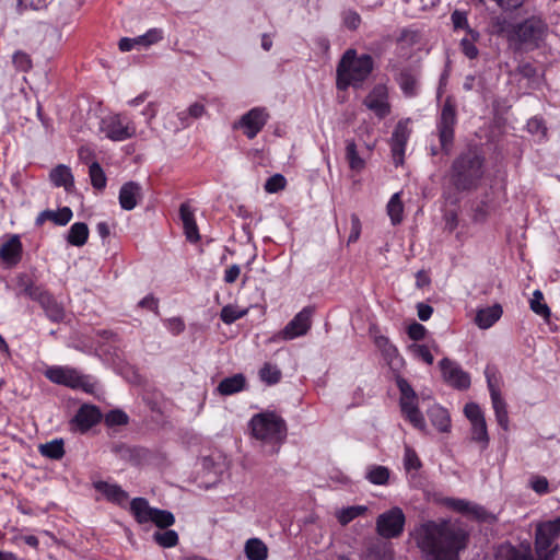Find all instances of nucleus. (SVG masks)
Returning <instances> with one entry per match:
<instances>
[{
    "instance_id": "obj_11",
    "label": "nucleus",
    "mask_w": 560,
    "mask_h": 560,
    "mask_svg": "<svg viewBox=\"0 0 560 560\" xmlns=\"http://www.w3.org/2000/svg\"><path fill=\"white\" fill-rule=\"evenodd\" d=\"M457 122L456 106L451 97H447L441 109L436 129L442 150L448 154L454 140V128Z\"/></svg>"
},
{
    "instance_id": "obj_48",
    "label": "nucleus",
    "mask_w": 560,
    "mask_h": 560,
    "mask_svg": "<svg viewBox=\"0 0 560 560\" xmlns=\"http://www.w3.org/2000/svg\"><path fill=\"white\" fill-rule=\"evenodd\" d=\"M464 413L470 424L486 421L485 413L480 406L476 402H468L464 407Z\"/></svg>"
},
{
    "instance_id": "obj_10",
    "label": "nucleus",
    "mask_w": 560,
    "mask_h": 560,
    "mask_svg": "<svg viewBox=\"0 0 560 560\" xmlns=\"http://www.w3.org/2000/svg\"><path fill=\"white\" fill-rule=\"evenodd\" d=\"M130 511L139 524L153 523L160 528H167L175 523L170 511L152 508L143 498H135L130 503Z\"/></svg>"
},
{
    "instance_id": "obj_42",
    "label": "nucleus",
    "mask_w": 560,
    "mask_h": 560,
    "mask_svg": "<svg viewBox=\"0 0 560 560\" xmlns=\"http://www.w3.org/2000/svg\"><path fill=\"white\" fill-rule=\"evenodd\" d=\"M485 377L491 395L500 394L501 377L495 365L488 364L485 369Z\"/></svg>"
},
{
    "instance_id": "obj_31",
    "label": "nucleus",
    "mask_w": 560,
    "mask_h": 560,
    "mask_svg": "<svg viewBox=\"0 0 560 560\" xmlns=\"http://www.w3.org/2000/svg\"><path fill=\"white\" fill-rule=\"evenodd\" d=\"M397 82L406 96H413L418 91V79L417 74L412 70H402Z\"/></svg>"
},
{
    "instance_id": "obj_36",
    "label": "nucleus",
    "mask_w": 560,
    "mask_h": 560,
    "mask_svg": "<svg viewBox=\"0 0 560 560\" xmlns=\"http://www.w3.org/2000/svg\"><path fill=\"white\" fill-rule=\"evenodd\" d=\"M368 508L365 505H352L343 508L336 512V517L338 522L345 526L349 524L354 518L365 514Z\"/></svg>"
},
{
    "instance_id": "obj_35",
    "label": "nucleus",
    "mask_w": 560,
    "mask_h": 560,
    "mask_svg": "<svg viewBox=\"0 0 560 560\" xmlns=\"http://www.w3.org/2000/svg\"><path fill=\"white\" fill-rule=\"evenodd\" d=\"M365 478L373 485L384 486L389 479V469L382 465H371L366 468Z\"/></svg>"
},
{
    "instance_id": "obj_52",
    "label": "nucleus",
    "mask_w": 560,
    "mask_h": 560,
    "mask_svg": "<svg viewBox=\"0 0 560 560\" xmlns=\"http://www.w3.org/2000/svg\"><path fill=\"white\" fill-rule=\"evenodd\" d=\"M287 184V179L281 174H275L271 177H269L265 184V190L270 194L278 192L282 189H284Z\"/></svg>"
},
{
    "instance_id": "obj_28",
    "label": "nucleus",
    "mask_w": 560,
    "mask_h": 560,
    "mask_svg": "<svg viewBox=\"0 0 560 560\" xmlns=\"http://www.w3.org/2000/svg\"><path fill=\"white\" fill-rule=\"evenodd\" d=\"M246 387V378L242 373L234 374L233 376L223 378L217 390L222 396H231L242 392Z\"/></svg>"
},
{
    "instance_id": "obj_17",
    "label": "nucleus",
    "mask_w": 560,
    "mask_h": 560,
    "mask_svg": "<svg viewBox=\"0 0 560 560\" xmlns=\"http://www.w3.org/2000/svg\"><path fill=\"white\" fill-rule=\"evenodd\" d=\"M388 88L386 84H376L365 96L363 104L373 112L380 119L385 118L390 113L388 101Z\"/></svg>"
},
{
    "instance_id": "obj_18",
    "label": "nucleus",
    "mask_w": 560,
    "mask_h": 560,
    "mask_svg": "<svg viewBox=\"0 0 560 560\" xmlns=\"http://www.w3.org/2000/svg\"><path fill=\"white\" fill-rule=\"evenodd\" d=\"M102 419L101 411L91 405H83L71 421L74 430L84 433L97 424Z\"/></svg>"
},
{
    "instance_id": "obj_6",
    "label": "nucleus",
    "mask_w": 560,
    "mask_h": 560,
    "mask_svg": "<svg viewBox=\"0 0 560 560\" xmlns=\"http://www.w3.org/2000/svg\"><path fill=\"white\" fill-rule=\"evenodd\" d=\"M396 386L399 390V409L401 416L415 429L425 432L427 422L419 408V396L411 384L401 375L395 377Z\"/></svg>"
},
{
    "instance_id": "obj_26",
    "label": "nucleus",
    "mask_w": 560,
    "mask_h": 560,
    "mask_svg": "<svg viewBox=\"0 0 560 560\" xmlns=\"http://www.w3.org/2000/svg\"><path fill=\"white\" fill-rule=\"evenodd\" d=\"M49 179L55 187H63L70 191L74 187V177L71 168L65 164H59L49 173Z\"/></svg>"
},
{
    "instance_id": "obj_43",
    "label": "nucleus",
    "mask_w": 560,
    "mask_h": 560,
    "mask_svg": "<svg viewBox=\"0 0 560 560\" xmlns=\"http://www.w3.org/2000/svg\"><path fill=\"white\" fill-rule=\"evenodd\" d=\"M248 313L247 308H240L234 305H225L220 313V318L224 324H233L240 318H243Z\"/></svg>"
},
{
    "instance_id": "obj_40",
    "label": "nucleus",
    "mask_w": 560,
    "mask_h": 560,
    "mask_svg": "<svg viewBox=\"0 0 560 560\" xmlns=\"http://www.w3.org/2000/svg\"><path fill=\"white\" fill-rule=\"evenodd\" d=\"M43 456L50 459H60L65 455L63 441L56 439L39 446Z\"/></svg>"
},
{
    "instance_id": "obj_37",
    "label": "nucleus",
    "mask_w": 560,
    "mask_h": 560,
    "mask_svg": "<svg viewBox=\"0 0 560 560\" xmlns=\"http://www.w3.org/2000/svg\"><path fill=\"white\" fill-rule=\"evenodd\" d=\"M530 310L541 316L544 319H549L551 315V311L549 306L545 303L544 294L540 290H535L533 292V296L529 301Z\"/></svg>"
},
{
    "instance_id": "obj_33",
    "label": "nucleus",
    "mask_w": 560,
    "mask_h": 560,
    "mask_svg": "<svg viewBox=\"0 0 560 560\" xmlns=\"http://www.w3.org/2000/svg\"><path fill=\"white\" fill-rule=\"evenodd\" d=\"M89 237V228L83 222H75L71 225L68 235L67 241L70 245L73 246H83Z\"/></svg>"
},
{
    "instance_id": "obj_34",
    "label": "nucleus",
    "mask_w": 560,
    "mask_h": 560,
    "mask_svg": "<svg viewBox=\"0 0 560 560\" xmlns=\"http://www.w3.org/2000/svg\"><path fill=\"white\" fill-rule=\"evenodd\" d=\"M346 159L351 171L361 173L365 167V161L359 155L357 144L353 140H348L346 144Z\"/></svg>"
},
{
    "instance_id": "obj_49",
    "label": "nucleus",
    "mask_w": 560,
    "mask_h": 560,
    "mask_svg": "<svg viewBox=\"0 0 560 560\" xmlns=\"http://www.w3.org/2000/svg\"><path fill=\"white\" fill-rule=\"evenodd\" d=\"M368 558L369 560H393V550L386 544L375 546L370 549Z\"/></svg>"
},
{
    "instance_id": "obj_38",
    "label": "nucleus",
    "mask_w": 560,
    "mask_h": 560,
    "mask_svg": "<svg viewBox=\"0 0 560 560\" xmlns=\"http://www.w3.org/2000/svg\"><path fill=\"white\" fill-rule=\"evenodd\" d=\"M18 284L21 291L32 300H43V293L38 287H35L34 282L26 273L18 276Z\"/></svg>"
},
{
    "instance_id": "obj_47",
    "label": "nucleus",
    "mask_w": 560,
    "mask_h": 560,
    "mask_svg": "<svg viewBox=\"0 0 560 560\" xmlns=\"http://www.w3.org/2000/svg\"><path fill=\"white\" fill-rule=\"evenodd\" d=\"M451 20L455 30H466L470 35H474V38L479 37V34L469 27L466 12L455 10L451 15Z\"/></svg>"
},
{
    "instance_id": "obj_22",
    "label": "nucleus",
    "mask_w": 560,
    "mask_h": 560,
    "mask_svg": "<svg viewBox=\"0 0 560 560\" xmlns=\"http://www.w3.org/2000/svg\"><path fill=\"white\" fill-rule=\"evenodd\" d=\"M179 217L187 241L190 243H197L200 240V234L196 223L194 209L186 202L182 203L179 207Z\"/></svg>"
},
{
    "instance_id": "obj_14",
    "label": "nucleus",
    "mask_w": 560,
    "mask_h": 560,
    "mask_svg": "<svg viewBox=\"0 0 560 560\" xmlns=\"http://www.w3.org/2000/svg\"><path fill=\"white\" fill-rule=\"evenodd\" d=\"M410 119H401L397 122L390 137V151L395 166H400L405 161L406 147L409 141L411 129Z\"/></svg>"
},
{
    "instance_id": "obj_25",
    "label": "nucleus",
    "mask_w": 560,
    "mask_h": 560,
    "mask_svg": "<svg viewBox=\"0 0 560 560\" xmlns=\"http://www.w3.org/2000/svg\"><path fill=\"white\" fill-rule=\"evenodd\" d=\"M427 413L430 422L439 432L448 433L451 431V417L447 409L434 404L428 409Z\"/></svg>"
},
{
    "instance_id": "obj_19",
    "label": "nucleus",
    "mask_w": 560,
    "mask_h": 560,
    "mask_svg": "<svg viewBox=\"0 0 560 560\" xmlns=\"http://www.w3.org/2000/svg\"><path fill=\"white\" fill-rule=\"evenodd\" d=\"M444 504L455 512L470 515L478 521H485L488 517V512L483 506L465 499L446 498Z\"/></svg>"
},
{
    "instance_id": "obj_46",
    "label": "nucleus",
    "mask_w": 560,
    "mask_h": 560,
    "mask_svg": "<svg viewBox=\"0 0 560 560\" xmlns=\"http://www.w3.org/2000/svg\"><path fill=\"white\" fill-rule=\"evenodd\" d=\"M260 380L268 385L277 384L281 378V371L272 364L266 363L259 371Z\"/></svg>"
},
{
    "instance_id": "obj_63",
    "label": "nucleus",
    "mask_w": 560,
    "mask_h": 560,
    "mask_svg": "<svg viewBox=\"0 0 560 560\" xmlns=\"http://www.w3.org/2000/svg\"><path fill=\"white\" fill-rule=\"evenodd\" d=\"M139 306L142 307V308H148L150 311H154L155 313L159 312V302L158 300L149 294L147 296H144L140 302H139Z\"/></svg>"
},
{
    "instance_id": "obj_39",
    "label": "nucleus",
    "mask_w": 560,
    "mask_h": 560,
    "mask_svg": "<svg viewBox=\"0 0 560 560\" xmlns=\"http://www.w3.org/2000/svg\"><path fill=\"white\" fill-rule=\"evenodd\" d=\"M470 439L471 441L479 444L481 451L486 450L489 445V434L487 429V422L482 421L479 423L470 424Z\"/></svg>"
},
{
    "instance_id": "obj_5",
    "label": "nucleus",
    "mask_w": 560,
    "mask_h": 560,
    "mask_svg": "<svg viewBox=\"0 0 560 560\" xmlns=\"http://www.w3.org/2000/svg\"><path fill=\"white\" fill-rule=\"evenodd\" d=\"M483 160L472 152L458 156L452 166V182L459 190H468L477 186L482 177Z\"/></svg>"
},
{
    "instance_id": "obj_54",
    "label": "nucleus",
    "mask_w": 560,
    "mask_h": 560,
    "mask_svg": "<svg viewBox=\"0 0 560 560\" xmlns=\"http://www.w3.org/2000/svg\"><path fill=\"white\" fill-rule=\"evenodd\" d=\"M529 487L533 489L537 494H547L549 492V481L544 476H533L529 479Z\"/></svg>"
},
{
    "instance_id": "obj_45",
    "label": "nucleus",
    "mask_w": 560,
    "mask_h": 560,
    "mask_svg": "<svg viewBox=\"0 0 560 560\" xmlns=\"http://www.w3.org/2000/svg\"><path fill=\"white\" fill-rule=\"evenodd\" d=\"M153 538L163 548H172L178 544V534L173 529L155 532Z\"/></svg>"
},
{
    "instance_id": "obj_61",
    "label": "nucleus",
    "mask_w": 560,
    "mask_h": 560,
    "mask_svg": "<svg viewBox=\"0 0 560 560\" xmlns=\"http://www.w3.org/2000/svg\"><path fill=\"white\" fill-rule=\"evenodd\" d=\"M361 235V221L357 214L351 215V230L348 237V243H355Z\"/></svg>"
},
{
    "instance_id": "obj_1",
    "label": "nucleus",
    "mask_w": 560,
    "mask_h": 560,
    "mask_svg": "<svg viewBox=\"0 0 560 560\" xmlns=\"http://www.w3.org/2000/svg\"><path fill=\"white\" fill-rule=\"evenodd\" d=\"M413 538L430 560H459L467 542L466 532L448 522H425L415 529Z\"/></svg>"
},
{
    "instance_id": "obj_12",
    "label": "nucleus",
    "mask_w": 560,
    "mask_h": 560,
    "mask_svg": "<svg viewBox=\"0 0 560 560\" xmlns=\"http://www.w3.org/2000/svg\"><path fill=\"white\" fill-rule=\"evenodd\" d=\"M406 516L402 510L394 506L378 515L376 520V532L384 538H396L404 532Z\"/></svg>"
},
{
    "instance_id": "obj_24",
    "label": "nucleus",
    "mask_w": 560,
    "mask_h": 560,
    "mask_svg": "<svg viewBox=\"0 0 560 560\" xmlns=\"http://www.w3.org/2000/svg\"><path fill=\"white\" fill-rule=\"evenodd\" d=\"M94 488L102 493L108 501L124 505L129 495L128 493L121 489L120 486L116 483H108L106 481H97L94 483Z\"/></svg>"
},
{
    "instance_id": "obj_55",
    "label": "nucleus",
    "mask_w": 560,
    "mask_h": 560,
    "mask_svg": "<svg viewBox=\"0 0 560 560\" xmlns=\"http://www.w3.org/2000/svg\"><path fill=\"white\" fill-rule=\"evenodd\" d=\"M478 37L474 38V35H471V38L465 37L460 40L462 51L469 59H475L479 54L478 48L475 45V40Z\"/></svg>"
},
{
    "instance_id": "obj_29",
    "label": "nucleus",
    "mask_w": 560,
    "mask_h": 560,
    "mask_svg": "<svg viewBox=\"0 0 560 560\" xmlns=\"http://www.w3.org/2000/svg\"><path fill=\"white\" fill-rule=\"evenodd\" d=\"M491 404L494 410L495 419L498 424L504 430L508 431L510 427L508 406L502 397V394L491 395Z\"/></svg>"
},
{
    "instance_id": "obj_32",
    "label": "nucleus",
    "mask_w": 560,
    "mask_h": 560,
    "mask_svg": "<svg viewBox=\"0 0 560 560\" xmlns=\"http://www.w3.org/2000/svg\"><path fill=\"white\" fill-rule=\"evenodd\" d=\"M387 214L393 225L401 223L404 219V203L401 201V192H395L386 206Z\"/></svg>"
},
{
    "instance_id": "obj_59",
    "label": "nucleus",
    "mask_w": 560,
    "mask_h": 560,
    "mask_svg": "<svg viewBox=\"0 0 560 560\" xmlns=\"http://www.w3.org/2000/svg\"><path fill=\"white\" fill-rule=\"evenodd\" d=\"M407 334L410 339L417 342L425 338L427 328L422 324L415 322L408 326Z\"/></svg>"
},
{
    "instance_id": "obj_41",
    "label": "nucleus",
    "mask_w": 560,
    "mask_h": 560,
    "mask_svg": "<svg viewBox=\"0 0 560 560\" xmlns=\"http://www.w3.org/2000/svg\"><path fill=\"white\" fill-rule=\"evenodd\" d=\"M89 176L93 188L103 190L106 187L107 178L98 162L94 161L89 165Z\"/></svg>"
},
{
    "instance_id": "obj_62",
    "label": "nucleus",
    "mask_w": 560,
    "mask_h": 560,
    "mask_svg": "<svg viewBox=\"0 0 560 560\" xmlns=\"http://www.w3.org/2000/svg\"><path fill=\"white\" fill-rule=\"evenodd\" d=\"M240 275H241V267L238 265L234 264V265L230 266L224 271L223 280H224V282L231 284V283H234L237 280Z\"/></svg>"
},
{
    "instance_id": "obj_60",
    "label": "nucleus",
    "mask_w": 560,
    "mask_h": 560,
    "mask_svg": "<svg viewBox=\"0 0 560 560\" xmlns=\"http://www.w3.org/2000/svg\"><path fill=\"white\" fill-rule=\"evenodd\" d=\"M342 19H343V24L349 30H357L361 24L360 15L355 11H352V10L346 11L343 13Z\"/></svg>"
},
{
    "instance_id": "obj_15",
    "label": "nucleus",
    "mask_w": 560,
    "mask_h": 560,
    "mask_svg": "<svg viewBox=\"0 0 560 560\" xmlns=\"http://www.w3.org/2000/svg\"><path fill=\"white\" fill-rule=\"evenodd\" d=\"M439 365L445 383L459 390L469 388L471 383L470 375L457 362L444 358L440 361Z\"/></svg>"
},
{
    "instance_id": "obj_64",
    "label": "nucleus",
    "mask_w": 560,
    "mask_h": 560,
    "mask_svg": "<svg viewBox=\"0 0 560 560\" xmlns=\"http://www.w3.org/2000/svg\"><path fill=\"white\" fill-rule=\"evenodd\" d=\"M187 113L191 119L200 118L206 113V107L202 103H194L187 108Z\"/></svg>"
},
{
    "instance_id": "obj_13",
    "label": "nucleus",
    "mask_w": 560,
    "mask_h": 560,
    "mask_svg": "<svg viewBox=\"0 0 560 560\" xmlns=\"http://www.w3.org/2000/svg\"><path fill=\"white\" fill-rule=\"evenodd\" d=\"M313 314V306L303 307L278 334V338L289 341L305 336L311 329Z\"/></svg>"
},
{
    "instance_id": "obj_4",
    "label": "nucleus",
    "mask_w": 560,
    "mask_h": 560,
    "mask_svg": "<svg viewBox=\"0 0 560 560\" xmlns=\"http://www.w3.org/2000/svg\"><path fill=\"white\" fill-rule=\"evenodd\" d=\"M249 427L253 436L265 444L272 445L273 452H278L287 438L285 421L276 412L255 415L249 421Z\"/></svg>"
},
{
    "instance_id": "obj_53",
    "label": "nucleus",
    "mask_w": 560,
    "mask_h": 560,
    "mask_svg": "<svg viewBox=\"0 0 560 560\" xmlns=\"http://www.w3.org/2000/svg\"><path fill=\"white\" fill-rule=\"evenodd\" d=\"M12 61L14 67L22 72H27L32 68V59L24 51H16L13 55Z\"/></svg>"
},
{
    "instance_id": "obj_30",
    "label": "nucleus",
    "mask_w": 560,
    "mask_h": 560,
    "mask_svg": "<svg viewBox=\"0 0 560 560\" xmlns=\"http://www.w3.org/2000/svg\"><path fill=\"white\" fill-rule=\"evenodd\" d=\"M244 552L248 560H267L268 548L259 538H249L245 542Z\"/></svg>"
},
{
    "instance_id": "obj_7",
    "label": "nucleus",
    "mask_w": 560,
    "mask_h": 560,
    "mask_svg": "<svg viewBox=\"0 0 560 560\" xmlns=\"http://www.w3.org/2000/svg\"><path fill=\"white\" fill-rule=\"evenodd\" d=\"M44 375L51 383L73 389H82L85 393H94L96 388V383L91 376L83 375L70 366L52 365L46 369Z\"/></svg>"
},
{
    "instance_id": "obj_21",
    "label": "nucleus",
    "mask_w": 560,
    "mask_h": 560,
    "mask_svg": "<svg viewBox=\"0 0 560 560\" xmlns=\"http://www.w3.org/2000/svg\"><path fill=\"white\" fill-rule=\"evenodd\" d=\"M141 197L142 188L140 184L132 180L127 182L120 187L118 196L119 205L124 210L130 211L137 207Z\"/></svg>"
},
{
    "instance_id": "obj_2",
    "label": "nucleus",
    "mask_w": 560,
    "mask_h": 560,
    "mask_svg": "<svg viewBox=\"0 0 560 560\" xmlns=\"http://www.w3.org/2000/svg\"><path fill=\"white\" fill-rule=\"evenodd\" d=\"M560 536V516L536 525L535 550L538 560H556ZM494 560H534L529 544L516 548L511 544L499 546Z\"/></svg>"
},
{
    "instance_id": "obj_20",
    "label": "nucleus",
    "mask_w": 560,
    "mask_h": 560,
    "mask_svg": "<svg viewBox=\"0 0 560 560\" xmlns=\"http://www.w3.org/2000/svg\"><path fill=\"white\" fill-rule=\"evenodd\" d=\"M22 243L19 235H12L0 247V259L7 267L16 266L22 258Z\"/></svg>"
},
{
    "instance_id": "obj_44",
    "label": "nucleus",
    "mask_w": 560,
    "mask_h": 560,
    "mask_svg": "<svg viewBox=\"0 0 560 560\" xmlns=\"http://www.w3.org/2000/svg\"><path fill=\"white\" fill-rule=\"evenodd\" d=\"M422 466V463L416 453V451L409 446L405 445L404 452V468L408 474L412 471L417 472Z\"/></svg>"
},
{
    "instance_id": "obj_56",
    "label": "nucleus",
    "mask_w": 560,
    "mask_h": 560,
    "mask_svg": "<svg viewBox=\"0 0 560 560\" xmlns=\"http://www.w3.org/2000/svg\"><path fill=\"white\" fill-rule=\"evenodd\" d=\"M166 329L174 336L182 334L185 330V323L180 317H171L163 320Z\"/></svg>"
},
{
    "instance_id": "obj_51",
    "label": "nucleus",
    "mask_w": 560,
    "mask_h": 560,
    "mask_svg": "<svg viewBox=\"0 0 560 560\" xmlns=\"http://www.w3.org/2000/svg\"><path fill=\"white\" fill-rule=\"evenodd\" d=\"M128 415L120 409L110 410L105 416V422L108 427L124 425L128 423Z\"/></svg>"
},
{
    "instance_id": "obj_57",
    "label": "nucleus",
    "mask_w": 560,
    "mask_h": 560,
    "mask_svg": "<svg viewBox=\"0 0 560 560\" xmlns=\"http://www.w3.org/2000/svg\"><path fill=\"white\" fill-rule=\"evenodd\" d=\"M72 219V211L68 207H63L58 211H51V221L57 225H66Z\"/></svg>"
},
{
    "instance_id": "obj_23",
    "label": "nucleus",
    "mask_w": 560,
    "mask_h": 560,
    "mask_svg": "<svg viewBox=\"0 0 560 560\" xmlns=\"http://www.w3.org/2000/svg\"><path fill=\"white\" fill-rule=\"evenodd\" d=\"M503 310L500 304L479 308L476 313L475 324L480 329L492 327L502 316Z\"/></svg>"
},
{
    "instance_id": "obj_27",
    "label": "nucleus",
    "mask_w": 560,
    "mask_h": 560,
    "mask_svg": "<svg viewBox=\"0 0 560 560\" xmlns=\"http://www.w3.org/2000/svg\"><path fill=\"white\" fill-rule=\"evenodd\" d=\"M438 349L439 347L434 340H431L428 343L413 342L407 347L408 352L413 359L423 361L428 365L433 364L434 357L432 351H438Z\"/></svg>"
},
{
    "instance_id": "obj_3",
    "label": "nucleus",
    "mask_w": 560,
    "mask_h": 560,
    "mask_svg": "<svg viewBox=\"0 0 560 560\" xmlns=\"http://www.w3.org/2000/svg\"><path fill=\"white\" fill-rule=\"evenodd\" d=\"M373 68L374 61L370 55L358 56L354 49L346 50L337 67V88L346 90L350 85L360 86L369 78Z\"/></svg>"
},
{
    "instance_id": "obj_8",
    "label": "nucleus",
    "mask_w": 560,
    "mask_h": 560,
    "mask_svg": "<svg viewBox=\"0 0 560 560\" xmlns=\"http://www.w3.org/2000/svg\"><path fill=\"white\" fill-rule=\"evenodd\" d=\"M98 130L104 138L114 142L126 141L133 138L137 133L133 120L120 113L103 117L100 121Z\"/></svg>"
},
{
    "instance_id": "obj_50",
    "label": "nucleus",
    "mask_w": 560,
    "mask_h": 560,
    "mask_svg": "<svg viewBox=\"0 0 560 560\" xmlns=\"http://www.w3.org/2000/svg\"><path fill=\"white\" fill-rule=\"evenodd\" d=\"M163 38V31L161 28H150L143 35L138 36L139 46L148 47Z\"/></svg>"
},
{
    "instance_id": "obj_58",
    "label": "nucleus",
    "mask_w": 560,
    "mask_h": 560,
    "mask_svg": "<svg viewBox=\"0 0 560 560\" xmlns=\"http://www.w3.org/2000/svg\"><path fill=\"white\" fill-rule=\"evenodd\" d=\"M376 345L381 348L382 352L386 358L398 357L397 348L386 337H380L376 339Z\"/></svg>"
},
{
    "instance_id": "obj_9",
    "label": "nucleus",
    "mask_w": 560,
    "mask_h": 560,
    "mask_svg": "<svg viewBox=\"0 0 560 560\" xmlns=\"http://www.w3.org/2000/svg\"><path fill=\"white\" fill-rule=\"evenodd\" d=\"M547 32V25L541 19L529 18L517 24L511 35V39L521 48L532 49L538 47Z\"/></svg>"
},
{
    "instance_id": "obj_16",
    "label": "nucleus",
    "mask_w": 560,
    "mask_h": 560,
    "mask_svg": "<svg viewBox=\"0 0 560 560\" xmlns=\"http://www.w3.org/2000/svg\"><path fill=\"white\" fill-rule=\"evenodd\" d=\"M268 120V114L264 108L255 107L244 114L237 122L235 129H242L248 139H254L264 128Z\"/></svg>"
}]
</instances>
